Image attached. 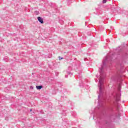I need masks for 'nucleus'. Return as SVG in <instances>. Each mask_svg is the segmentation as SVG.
<instances>
[{"mask_svg":"<svg viewBox=\"0 0 128 128\" xmlns=\"http://www.w3.org/2000/svg\"><path fill=\"white\" fill-rule=\"evenodd\" d=\"M59 59H60V60H63L64 58H60V56H59Z\"/></svg>","mask_w":128,"mask_h":128,"instance_id":"8","label":"nucleus"},{"mask_svg":"<svg viewBox=\"0 0 128 128\" xmlns=\"http://www.w3.org/2000/svg\"><path fill=\"white\" fill-rule=\"evenodd\" d=\"M102 2H103V4H106V0H103Z\"/></svg>","mask_w":128,"mask_h":128,"instance_id":"6","label":"nucleus"},{"mask_svg":"<svg viewBox=\"0 0 128 128\" xmlns=\"http://www.w3.org/2000/svg\"><path fill=\"white\" fill-rule=\"evenodd\" d=\"M99 90L100 92H102V84H104V79L102 78H100L99 80Z\"/></svg>","mask_w":128,"mask_h":128,"instance_id":"1","label":"nucleus"},{"mask_svg":"<svg viewBox=\"0 0 128 128\" xmlns=\"http://www.w3.org/2000/svg\"><path fill=\"white\" fill-rule=\"evenodd\" d=\"M104 68L102 66L100 68V74H102V70H103Z\"/></svg>","mask_w":128,"mask_h":128,"instance_id":"5","label":"nucleus"},{"mask_svg":"<svg viewBox=\"0 0 128 128\" xmlns=\"http://www.w3.org/2000/svg\"><path fill=\"white\" fill-rule=\"evenodd\" d=\"M38 22H40V24H44V19H42V17H40V16L38 17Z\"/></svg>","mask_w":128,"mask_h":128,"instance_id":"2","label":"nucleus"},{"mask_svg":"<svg viewBox=\"0 0 128 128\" xmlns=\"http://www.w3.org/2000/svg\"><path fill=\"white\" fill-rule=\"evenodd\" d=\"M30 90H34V86H30Z\"/></svg>","mask_w":128,"mask_h":128,"instance_id":"7","label":"nucleus"},{"mask_svg":"<svg viewBox=\"0 0 128 128\" xmlns=\"http://www.w3.org/2000/svg\"><path fill=\"white\" fill-rule=\"evenodd\" d=\"M66 78H68V76H66Z\"/></svg>","mask_w":128,"mask_h":128,"instance_id":"10","label":"nucleus"},{"mask_svg":"<svg viewBox=\"0 0 128 128\" xmlns=\"http://www.w3.org/2000/svg\"><path fill=\"white\" fill-rule=\"evenodd\" d=\"M36 12V14H38V12Z\"/></svg>","mask_w":128,"mask_h":128,"instance_id":"9","label":"nucleus"},{"mask_svg":"<svg viewBox=\"0 0 128 128\" xmlns=\"http://www.w3.org/2000/svg\"><path fill=\"white\" fill-rule=\"evenodd\" d=\"M116 100L117 102H118L120 100V94H117L116 96Z\"/></svg>","mask_w":128,"mask_h":128,"instance_id":"3","label":"nucleus"},{"mask_svg":"<svg viewBox=\"0 0 128 128\" xmlns=\"http://www.w3.org/2000/svg\"><path fill=\"white\" fill-rule=\"evenodd\" d=\"M30 112H32V109L30 110Z\"/></svg>","mask_w":128,"mask_h":128,"instance_id":"11","label":"nucleus"},{"mask_svg":"<svg viewBox=\"0 0 128 128\" xmlns=\"http://www.w3.org/2000/svg\"><path fill=\"white\" fill-rule=\"evenodd\" d=\"M36 88L37 90H42V86H36Z\"/></svg>","mask_w":128,"mask_h":128,"instance_id":"4","label":"nucleus"}]
</instances>
